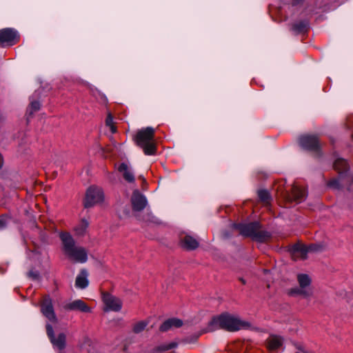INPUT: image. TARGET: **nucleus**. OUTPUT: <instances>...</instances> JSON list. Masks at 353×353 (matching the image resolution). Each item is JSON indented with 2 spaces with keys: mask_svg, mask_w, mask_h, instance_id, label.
Masks as SVG:
<instances>
[{
  "mask_svg": "<svg viewBox=\"0 0 353 353\" xmlns=\"http://www.w3.org/2000/svg\"><path fill=\"white\" fill-rule=\"evenodd\" d=\"M250 326L251 325L249 322L241 321L236 316L224 313L212 318L206 328L199 334L195 336L194 341H196L203 333L213 332L218 329H222L228 332H236L242 329H248Z\"/></svg>",
  "mask_w": 353,
  "mask_h": 353,
  "instance_id": "nucleus-1",
  "label": "nucleus"
},
{
  "mask_svg": "<svg viewBox=\"0 0 353 353\" xmlns=\"http://www.w3.org/2000/svg\"><path fill=\"white\" fill-rule=\"evenodd\" d=\"M59 237L62 243L63 252L69 260L80 263L87 261V250L82 246L76 245L75 241L70 233L61 232Z\"/></svg>",
  "mask_w": 353,
  "mask_h": 353,
  "instance_id": "nucleus-2",
  "label": "nucleus"
},
{
  "mask_svg": "<svg viewBox=\"0 0 353 353\" xmlns=\"http://www.w3.org/2000/svg\"><path fill=\"white\" fill-rule=\"evenodd\" d=\"M154 134V129L148 127L139 130L134 137L137 145L140 147L146 155H153L157 152Z\"/></svg>",
  "mask_w": 353,
  "mask_h": 353,
  "instance_id": "nucleus-3",
  "label": "nucleus"
},
{
  "mask_svg": "<svg viewBox=\"0 0 353 353\" xmlns=\"http://www.w3.org/2000/svg\"><path fill=\"white\" fill-rule=\"evenodd\" d=\"M236 227L243 236L252 237L259 242H265L270 238L268 232L260 230L261 225L257 222L238 224Z\"/></svg>",
  "mask_w": 353,
  "mask_h": 353,
  "instance_id": "nucleus-4",
  "label": "nucleus"
},
{
  "mask_svg": "<svg viewBox=\"0 0 353 353\" xmlns=\"http://www.w3.org/2000/svg\"><path fill=\"white\" fill-rule=\"evenodd\" d=\"M103 192L101 188L96 186L89 187L85 192L83 205L88 208L101 203L103 200Z\"/></svg>",
  "mask_w": 353,
  "mask_h": 353,
  "instance_id": "nucleus-5",
  "label": "nucleus"
},
{
  "mask_svg": "<svg viewBox=\"0 0 353 353\" xmlns=\"http://www.w3.org/2000/svg\"><path fill=\"white\" fill-rule=\"evenodd\" d=\"M299 143L304 149L320 153L321 144L316 134H303L299 137Z\"/></svg>",
  "mask_w": 353,
  "mask_h": 353,
  "instance_id": "nucleus-6",
  "label": "nucleus"
},
{
  "mask_svg": "<svg viewBox=\"0 0 353 353\" xmlns=\"http://www.w3.org/2000/svg\"><path fill=\"white\" fill-rule=\"evenodd\" d=\"M20 36L18 32L10 28L0 30V47L13 46L19 42Z\"/></svg>",
  "mask_w": 353,
  "mask_h": 353,
  "instance_id": "nucleus-7",
  "label": "nucleus"
},
{
  "mask_svg": "<svg viewBox=\"0 0 353 353\" xmlns=\"http://www.w3.org/2000/svg\"><path fill=\"white\" fill-rule=\"evenodd\" d=\"M102 301L105 306V311L119 312L122 308L121 300L108 292H102Z\"/></svg>",
  "mask_w": 353,
  "mask_h": 353,
  "instance_id": "nucleus-8",
  "label": "nucleus"
},
{
  "mask_svg": "<svg viewBox=\"0 0 353 353\" xmlns=\"http://www.w3.org/2000/svg\"><path fill=\"white\" fill-rule=\"evenodd\" d=\"M41 311L49 321L52 323L57 322V319L54 311L52 299L49 296H43L41 302Z\"/></svg>",
  "mask_w": 353,
  "mask_h": 353,
  "instance_id": "nucleus-9",
  "label": "nucleus"
},
{
  "mask_svg": "<svg viewBox=\"0 0 353 353\" xmlns=\"http://www.w3.org/2000/svg\"><path fill=\"white\" fill-rule=\"evenodd\" d=\"M131 201L132 209L134 211H141L143 210L147 205L145 197L137 190L133 192Z\"/></svg>",
  "mask_w": 353,
  "mask_h": 353,
  "instance_id": "nucleus-10",
  "label": "nucleus"
},
{
  "mask_svg": "<svg viewBox=\"0 0 353 353\" xmlns=\"http://www.w3.org/2000/svg\"><path fill=\"white\" fill-rule=\"evenodd\" d=\"M181 246L187 250H196L199 246V241L189 234L181 235L180 237Z\"/></svg>",
  "mask_w": 353,
  "mask_h": 353,
  "instance_id": "nucleus-11",
  "label": "nucleus"
},
{
  "mask_svg": "<svg viewBox=\"0 0 353 353\" xmlns=\"http://www.w3.org/2000/svg\"><path fill=\"white\" fill-rule=\"evenodd\" d=\"M64 309L70 311H80L82 312H90L91 309L81 299L74 300L70 303H68L64 305Z\"/></svg>",
  "mask_w": 353,
  "mask_h": 353,
  "instance_id": "nucleus-12",
  "label": "nucleus"
},
{
  "mask_svg": "<svg viewBox=\"0 0 353 353\" xmlns=\"http://www.w3.org/2000/svg\"><path fill=\"white\" fill-rule=\"evenodd\" d=\"M183 322L181 319L178 318H170L162 323L159 327V330L161 332H168L173 328H179L182 327Z\"/></svg>",
  "mask_w": 353,
  "mask_h": 353,
  "instance_id": "nucleus-13",
  "label": "nucleus"
},
{
  "mask_svg": "<svg viewBox=\"0 0 353 353\" xmlns=\"http://www.w3.org/2000/svg\"><path fill=\"white\" fill-rule=\"evenodd\" d=\"M306 196L305 190L303 188L294 185L292 188L291 194L288 195L289 201H295L296 203L302 202Z\"/></svg>",
  "mask_w": 353,
  "mask_h": 353,
  "instance_id": "nucleus-14",
  "label": "nucleus"
},
{
  "mask_svg": "<svg viewBox=\"0 0 353 353\" xmlns=\"http://www.w3.org/2000/svg\"><path fill=\"white\" fill-rule=\"evenodd\" d=\"M308 253V249L307 246L303 245V244H295L292 247V258L293 260L296 261L299 259H307V254Z\"/></svg>",
  "mask_w": 353,
  "mask_h": 353,
  "instance_id": "nucleus-15",
  "label": "nucleus"
},
{
  "mask_svg": "<svg viewBox=\"0 0 353 353\" xmlns=\"http://www.w3.org/2000/svg\"><path fill=\"white\" fill-rule=\"evenodd\" d=\"M88 272L86 270L82 269L80 271V273L77 275L75 280V286L78 288L84 289L85 288L88 284L89 281L88 280Z\"/></svg>",
  "mask_w": 353,
  "mask_h": 353,
  "instance_id": "nucleus-16",
  "label": "nucleus"
},
{
  "mask_svg": "<svg viewBox=\"0 0 353 353\" xmlns=\"http://www.w3.org/2000/svg\"><path fill=\"white\" fill-rule=\"evenodd\" d=\"M118 170L123 173V177L128 183L134 181V176L131 170L128 168L127 164L122 163L118 168Z\"/></svg>",
  "mask_w": 353,
  "mask_h": 353,
  "instance_id": "nucleus-17",
  "label": "nucleus"
},
{
  "mask_svg": "<svg viewBox=\"0 0 353 353\" xmlns=\"http://www.w3.org/2000/svg\"><path fill=\"white\" fill-rule=\"evenodd\" d=\"M54 346L62 350L65 347L66 336L64 333H60L57 336H54L50 340Z\"/></svg>",
  "mask_w": 353,
  "mask_h": 353,
  "instance_id": "nucleus-18",
  "label": "nucleus"
},
{
  "mask_svg": "<svg viewBox=\"0 0 353 353\" xmlns=\"http://www.w3.org/2000/svg\"><path fill=\"white\" fill-rule=\"evenodd\" d=\"M283 344V339L278 336H271L268 339V348L270 350H278Z\"/></svg>",
  "mask_w": 353,
  "mask_h": 353,
  "instance_id": "nucleus-19",
  "label": "nucleus"
},
{
  "mask_svg": "<svg viewBox=\"0 0 353 353\" xmlns=\"http://www.w3.org/2000/svg\"><path fill=\"white\" fill-rule=\"evenodd\" d=\"M334 168L339 174H341L347 170L348 165H347V161L345 159H337L334 163Z\"/></svg>",
  "mask_w": 353,
  "mask_h": 353,
  "instance_id": "nucleus-20",
  "label": "nucleus"
},
{
  "mask_svg": "<svg viewBox=\"0 0 353 353\" xmlns=\"http://www.w3.org/2000/svg\"><path fill=\"white\" fill-rule=\"evenodd\" d=\"M41 108V103L38 101H32L27 108L26 114L28 117H32L36 112Z\"/></svg>",
  "mask_w": 353,
  "mask_h": 353,
  "instance_id": "nucleus-21",
  "label": "nucleus"
},
{
  "mask_svg": "<svg viewBox=\"0 0 353 353\" xmlns=\"http://www.w3.org/2000/svg\"><path fill=\"white\" fill-rule=\"evenodd\" d=\"M258 196L259 200L264 205H268L271 202V196L270 193L265 190H260L258 191Z\"/></svg>",
  "mask_w": 353,
  "mask_h": 353,
  "instance_id": "nucleus-22",
  "label": "nucleus"
},
{
  "mask_svg": "<svg viewBox=\"0 0 353 353\" xmlns=\"http://www.w3.org/2000/svg\"><path fill=\"white\" fill-rule=\"evenodd\" d=\"M297 280L299 286L303 289H307V288L309 287L311 283V279L305 274H299L297 276Z\"/></svg>",
  "mask_w": 353,
  "mask_h": 353,
  "instance_id": "nucleus-23",
  "label": "nucleus"
},
{
  "mask_svg": "<svg viewBox=\"0 0 353 353\" xmlns=\"http://www.w3.org/2000/svg\"><path fill=\"white\" fill-rule=\"evenodd\" d=\"M292 30L296 34L305 32L307 30V23L304 21H299L292 25Z\"/></svg>",
  "mask_w": 353,
  "mask_h": 353,
  "instance_id": "nucleus-24",
  "label": "nucleus"
},
{
  "mask_svg": "<svg viewBox=\"0 0 353 353\" xmlns=\"http://www.w3.org/2000/svg\"><path fill=\"white\" fill-rule=\"evenodd\" d=\"M290 294H299L303 297H309L312 295V291L310 289H303L299 286V288H294L290 290Z\"/></svg>",
  "mask_w": 353,
  "mask_h": 353,
  "instance_id": "nucleus-25",
  "label": "nucleus"
},
{
  "mask_svg": "<svg viewBox=\"0 0 353 353\" xmlns=\"http://www.w3.org/2000/svg\"><path fill=\"white\" fill-rule=\"evenodd\" d=\"M88 222L85 219H81L80 223L74 228V231L78 235H83L88 227Z\"/></svg>",
  "mask_w": 353,
  "mask_h": 353,
  "instance_id": "nucleus-26",
  "label": "nucleus"
},
{
  "mask_svg": "<svg viewBox=\"0 0 353 353\" xmlns=\"http://www.w3.org/2000/svg\"><path fill=\"white\" fill-rule=\"evenodd\" d=\"M177 345L178 344L176 342H171L169 343L161 344L155 347V351L159 352H165V351H168L171 349H174V348L176 347Z\"/></svg>",
  "mask_w": 353,
  "mask_h": 353,
  "instance_id": "nucleus-27",
  "label": "nucleus"
},
{
  "mask_svg": "<svg viewBox=\"0 0 353 353\" xmlns=\"http://www.w3.org/2000/svg\"><path fill=\"white\" fill-rule=\"evenodd\" d=\"M148 322L145 321H141L134 324L132 327V331L135 334H139L143 332L146 326L148 325Z\"/></svg>",
  "mask_w": 353,
  "mask_h": 353,
  "instance_id": "nucleus-28",
  "label": "nucleus"
},
{
  "mask_svg": "<svg viewBox=\"0 0 353 353\" xmlns=\"http://www.w3.org/2000/svg\"><path fill=\"white\" fill-rule=\"evenodd\" d=\"M105 125L110 128L112 133H115L117 132V127L114 122L113 121V117L110 112L108 114L107 118L105 119Z\"/></svg>",
  "mask_w": 353,
  "mask_h": 353,
  "instance_id": "nucleus-29",
  "label": "nucleus"
},
{
  "mask_svg": "<svg viewBox=\"0 0 353 353\" xmlns=\"http://www.w3.org/2000/svg\"><path fill=\"white\" fill-rule=\"evenodd\" d=\"M141 220L144 222L147 223H154L156 222V218L152 214L151 212H147L145 215L143 216Z\"/></svg>",
  "mask_w": 353,
  "mask_h": 353,
  "instance_id": "nucleus-30",
  "label": "nucleus"
},
{
  "mask_svg": "<svg viewBox=\"0 0 353 353\" xmlns=\"http://www.w3.org/2000/svg\"><path fill=\"white\" fill-rule=\"evenodd\" d=\"M9 219L10 217L7 214H3L0 216V230H2L7 226Z\"/></svg>",
  "mask_w": 353,
  "mask_h": 353,
  "instance_id": "nucleus-31",
  "label": "nucleus"
},
{
  "mask_svg": "<svg viewBox=\"0 0 353 353\" xmlns=\"http://www.w3.org/2000/svg\"><path fill=\"white\" fill-rule=\"evenodd\" d=\"M309 252H318L323 249V245L321 244H310L307 247Z\"/></svg>",
  "mask_w": 353,
  "mask_h": 353,
  "instance_id": "nucleus-32",
  "label": "nucleus"
},
{
  "mask_svg": "<svg viewBox=\"0 0 353 353\" xmlns=\"http://www.w3.org/2000/svg\"><path fill=\"white\" fill-rule=\"evenodd\" d=\"M327 185L334 189H339L341 185L338 179H333L327 183Z\"/></svg>",
  "mask_w": 353,
  "mask_h": 353,
  "instance_id": "nucleus-33",
  "label": "nucleus"
},
{
  "mask_svg": "<svg viewBox=\"0 0 353 353\" xmlns=\"http://www.w3.org/2000/svg\"><path fill=\"white\" fill-rule=\"evenodd\" d=\"M46 332H47L48 336H49L50 339L51 340L52 338L54 336V335L53 328L49 324H48L46 325Z\"/></svg>",
  "mask_w": 353,
  "mask_h": 353,
  "instance_id": "nucleus-34",
  "label": "nucleus"
},
{
  "mask_svg": "<svg viewBox=\"0 0 353 353\" xmlns=\"http://www.w3.org/2000/svg\"><path fill=\"white\" fill-rule=\"evenodd\" d=\"M3 163H4V161H3V155L0 153V170L2 168L3 165Z\"/></svg>",
  "mask_w": 353,
  "mask_h": 353,
  "instance_id": "nucleus-35",
  "label": "nucleus"
},
{
  "mask_svg": "<svg viewBox=\"0 0 353 353\" xmlns=\"http://www.w3.org/2000/svg\"><path fill=\"white\" fill-rule=\"evenodd\" d=\"M30 276H32L34 279H38V277H39V274L37 273H34V272H30Z\"/></svg>",
  "mask_w": 353,
  "mask_h": 353,
  "instance_id": "nucleus-36",
  "label": "nucleus"
},
{
  "mask_svg": "<svg viewBox=\"0 0 353 353\" xmlns=\"http://www.w3.org/2000/svg\"><path fill=\"white\" fill-rule=\"evenodd\" d=\"M240 281H241V283H242L243 284H245V280H244L243 279L241 278V279H240Z\"/></svg>",
  "mask_w": 353,
  "mask_h": 353,
  "instance_id": "nucleus-37",
  "label": "nucleus"
},
{
  "mask_svg": "<svg viewBox=\"0 0 353 353\" xmlns=\"http://www.w3.org/2000/svg\"><path fill=\"white\" fill-rule=\"evenodd\" d=\"M140 179H142L143 182H145V179L143 176H140Z\"/></svg>",
  "mask_w": 353,
  "mask_h": 353,
  "instance_id": "nucleus-38",
  "label": "nucleus"
},
{
  "mask_svg": "<svg viewBox=\"0 0 353 353\" xmlns=\"http://www.w3.org/2000/svg\"><path fill=\"white\" fill-rule=\"evenodd\" d=\"M296 353H303V352H296Z\"/></svg>",
  "mask_w": 353,
  "mask_h": 353,
  "instance_id": "nucleus-39",
  "label": "nucleus"
}]
</instances>
